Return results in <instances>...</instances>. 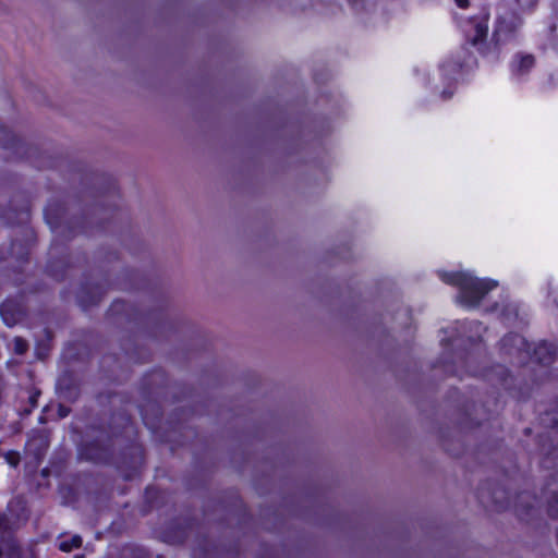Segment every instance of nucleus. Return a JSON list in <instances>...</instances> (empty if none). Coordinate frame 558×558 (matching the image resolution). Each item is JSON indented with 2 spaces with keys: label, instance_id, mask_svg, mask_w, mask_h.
Wrapping results in <instances>:
<instances>
[{
  "label": "nucleus",
  "instance_id": "obj_3",
  "mask_svg": "<svg viewBox=\"0 0 558 558\" xmlns=\"http://www.w3.org/2000/svg\"><path fill=\"white\" fill-rule=\"evenodd\" d=\"M521 24L522 19L517 12H506L497 17L490 41H494L495 45H500L513 40Z\"/></svg>",
  "mask_w": 558,
  "mask_h": 558
},
{
  "label": "nucleus",
  "instance_id": "obj_1",
  "mask_svg": "<svg viewBox=\"0 0 558 558\" xmlns=\"http://www.w3.org/2000/svg\"><path fill=\"white\" fill-rule=\"evenodd\" d=\"M499 351L504 355L515 357L520 365L534 363L549 366L556 359V347L553 343L543 340L533 345L518 332L505 335L499 341Z\"/></svg>",
  "mask_w": 558,
  "mask_h": 558
},
{
  "label": "nucleus",
  "instance_id": "obj_15",
  "mask_svg": "<svg viewBox=\"0 0 558 558\" xmlns=\"http://www.w3.org/2000/svg\"><path fill=\"white\" fill-rule=\"evenodd\" d=\"M40 395V391L39 390H31L28 391V400H29V403L32 405V408L36 407L37 404V397Z\"/></svg>",
  "mask_w": 558,
  "mask_h": 558
},
{
  "label": "nucleus",
  "instance_id": "obj_11",
  "mask_svg": "<svg viewBox=\"0 0 558 558\" xmlns=\"http://www.w3.org/2000/svg\"><path fill=\"white\" fill-rule=\"evenodd\" d=\"M29 447L38 445L40 448L46 449L48 447V440L44 436H37L29 441Z\"/></svg>",
  "mask_w": 558,
  "mask_h": 558
},
{
  "label": "nucleus",
  "instance_id": "obj_23",
  "mask_svg": "<svg viewBox=\"0 0 558 558\" xmlns=\"http://www.w3.org/2000/svg\"><path fill=\"white\" fill-rule=\"evenodd\" d=\"M489 372H490V375H492L493 373H495V372H496V366H495V365H490Z\"/></svg>",
  "mask_w": 558,
  "mask_h": 558
},
{
  "label": "nucleus",
  "instance_id": "obj_24",
  "mask_svg": "<svg viewBox=\"0 0 558 558\" xmlns=\"http://www.w3.org/2000/svg\"><path fill=\"white\" fill-rule=\"evenodd\" d=\"M74 558H85V556L84 555H76V556H74Z\"/></svg>",
  "mask_w": 558,
  "mask_h": 558
},
{
  "label": "nucleus",
  "instance_id": "obj_12",
  "mask_svg": "<svg viewBox=\"0 0 558 558\" xmlns=\"http://www.w3.org/2000/svg\"><path fill=\"white\" fill-rule=\"evenodd\" d=\"M27 349V343L21 339V338H15L14 339V351L19 354H23Z\"/></svg>",
  "mask_w": 558,
  "mask_h": 558
},
{
  "label": "nucleus",
  "instance_id": "obj_16",
  "mask_svg": "<svg viewBox=\"0 0 558 558\" xmlns=\"http://www.w3.org/2000/svg\"><path fill=\"white\" fill-rule=\"evenodd\" d=\"M71 412V409L69 407H66L65 404L63 403H60L59 404V408H58V414L60 417H65L70 414Z\"/></svg>",
  "mask_w": 558,
  "mask_h": 558
},
{
  "label": "nucleus",
  "instance_id": "obj_20",
  "mask_svg": "<svg viewBox=\"0 0 558 558\" xmlns=\"http://www.w3.org/2000/svg\"><path fill=\"white\" fill-rule=\"evenodd\" d=\"M498 287V281L490 278V291Z\"/></svg>",
  "mask_w": 558,
  "mask_h": 558
},
{
  "label": "nucleus",
  "instance_id": "obj_21",
  "mask_svg": "<svg viewBox=\"0 0 558 558\" xmlns=\"http://www.w3.org/2000/svg\"><path fill=\"white\" fill-rule=\"evenodd\" d=\"M515 2H517L519 5L523 7L525 3H527V2H529V0H515Z\"/></svg>",
  "mask_w": 558,
  "mask_h": 558
},
{
  "label": "nucleus",
  "instance_id": "obj_4",
  "mask_svg": "<svg viewBox=\"0 0 558 558\" xmlns=\"http://www.w3.org/2000/svg\"><path fill=\"white\" fill-rule=\"evenodd\" d=\"M488 21L485 15L470 20L465 29L469 46L473 51L485 57L488 51L487 45Z\"/></svg>",
  "mask_w": 558,
  "mask_h": 558
},
{
  "label": "nucleus",
  "instance_id": "obj_17",
  "mask_svg": "<svg viewBox=\"0 0 558 558\" xmlns=\"http://www.w3.org/2000/svg\"><path fill=\"white\" fill-rule=\"evenodd\" d=\"M0 313H1V316H2V318H3V320H4V323H5L7 325H9V326H10V325H12V324H13V320H11V319L7 316V314H5V307H4V306H1V307H0Z\"/></svg>",
  "mask_w": 558,
  "mask_h": 558
},
{
  "label": "nucleus",
  "instance_id": "obj_18",
  "mask_svg": "<svg viewBox=\"0 0 558 558\" xmlns=\"http://www.w3.org/2000/svg\"><path fill=\"white\" fill-rule=\"evenodd\" d=\"M456 3L460 7V8H466L469 5V1L468 0H456Z\"/></svg>",
  "mask_w": 558,
  "mask_h": 558
},
{
  "label": "nucleus",
  "instance_id": "obj_9",
  "mask_svg": "<svg viewBox=\"0 0 558 558\" xmlns=\"http://www.w3.org/2000/svg\"><path fill=\"white\" fill-rule=\"evenodd\" d=\"M83 544L82 537L80 535L72 536L69 541H62L59 543L58 547L61 551L70 553L75 548H80Z\"/></svg>",
  "mask_w": 558,
  "mask_h": 558
},
{
  "label": "nucleus",
  "instance_id": "obj_22",
  "mask_svg": "<svg viewBox=\"0 0 558 558\" xmlns=\"http://www.w3.org/2000/svg\"><path fill=\"white\" fill-rule=\"evenodd\" d=\"M496 310H497V303L490 304V307H489L490 313H493Z\"/></svg>",
  "mask_w": 558,
  "mask_h": 558
},
{
  "label": "nucleus",
  "instance_id": "obj_7",
  "mask_svg": "<svg viewBox=\"0 0 558 558\" xmlns=\"http://www.w3.org/2000/svg\"><path fill=\"white\" fill-rule=\"evenodd\" d=\"M57 395L60 400L74 402L80 397L77 386H57Z\"/></svg>",
  "mask_w": 558,
  "mask_h": 558
},
{
  "label": "nucleus",
  "instance_id": "obj_19",
  "mask_svg": "<svg viewBox=\"0 0 558 558\" xmlns=\"http://www.w3.org/2000/svg\"><path fill=\"white\" fill-rule=\"evenodd\" d=\"M477 327L481 329L482 333L478 336V338L482 340L483 339V335L486 333V327L483 326V325H477Z\"/></svg>",
  "mask_w": 558,
  "mask_h": 558
},
{
  "label": "nucleus",
  "instance_id": "obj_2",
  "mask_svg": "<svg viewBox=\"0 0 558 558\" xmlns=\"http://www.w3.org/2000/svg\"><path fill=\"white\" fill-rule=\"evenodd\" d=\"M438 277L447 284L459 287L457 301L465 308L476 307L486 293L485 280L478 279L470 270H439Z\"/></svg>",
  "mask_w": 558,
  "mask_h": 558
},
{
  "label": "nucleus",
  "instance_id": "obj_5",
  "mask_svg": "<svg viewBox=\"0 0 558 558\" xmlns=\"http://www.w3.org/2000/svg\"><path fill=\"white\" fill-rule=\"evenodd\" d=\"M15 547L10 519L5 513L0 512V558L4 551H12Z\"/></svg>",
  "mask_w": 558,
  "mask_h": 558
},
{
  "label": "nucleus",
  "instance_id": "obj_10",
  "mask_svg": "<svg viewBox=\"0 0 558 558\" xmlns=\"http://www.w3.org/2000/svg\"><path fill=\"white\" fill-rule=\"evenodd\" d=\"M440 343L441 345L444 347L445 351H447L450 347V344L445 340V339H441L440 340ZM451 361H452V355L451 353L449 352H446V356L444 360H439L437 362L438 366L445 372V373H450L452 372V365H451Z\"/></svg>",
  "mask_w": 558,
  "mask_h": 558
},
{
  "label": "nucleus",
  "instance_id": "obj_6",
  "mask_svg": "<svg viewBox=\"0 0 558 558\" xmlns=\"http://www.w3.org/2000/svg\"><path fill=\"white\" fill-rule=\"evenodd\" d=\"M459 65L457 62L452 60L444 61L438 69V74L444 83L450 84L451 81H454L459 74Z\"/></svg>",
  "mask_w": 558,
  "mask_h": 558
},
{
  "label": "nucleus",
  "instance_id": "obj_14",
  "mask_svg": "<svg viewBox=\"0 0 558 558\" xmlns=\"http://www.w3.org/2000/svg\"><path fill=\"white\" fill-rule=\"evenodd\" d=\"M549 511L553 515L558 517V494L554 496L549 504Z\"/></svg>",
  "mask_w": 558,
  "mask_h": 558
},
{
  "label": "nucleus",
  "instance_id": "obj_13",
  "mask_svg": "<svg viewBox=\"0 0 558 558\" xmlns=\"http://www.w3.org/2000/svg\"><path fill=\"white\" fill-rule=\"evenodd\" d=\"M8 463L12 466H17L20 463V456L16 452H9L5 457Z\"/></svg>",
  "mask_w": 558,
  "mask_h": 558
},
{
  "label": "nucleus",
  "instance_id": "obj_8",
  "mask_svg": "<svg viewBox=\"0 0 558 558\" xmlns=\"http://www.w3.org/2000/svg\"><path fill=\"white\" fill-rule=\"evenodd\" d=\"M535 64V58L533 54L518 56V60L514 64V71L524 74L527 73Z\"/></svg>",
  "mask_w": 558,
  "mask_h": 558
},
{
  "label": "nucleus",
  "instance_id": "obj_25",
  "mask_svg": "<svg viewBox=\"0 0 558 558\" xmlns=\"http://www.w3.org/2000/svg\"><path fill=\"white\" fill-rule=\"evenodd\" d=\"M507 377H508V375H507V376H505V378H504V383H502V384H507Z\"/></svg>",
  "mask_w": 558,
  "mask_h": 558
}]
</instances>
